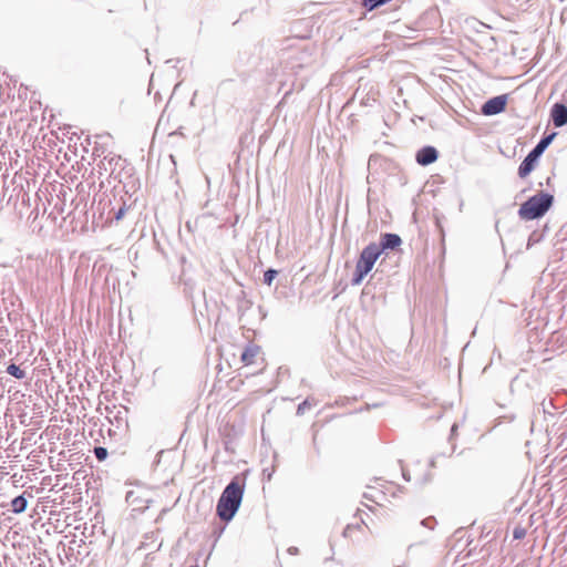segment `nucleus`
Masks as SVG:
<instances>
[{
	"instance_id": "obj_10",
	"label": "nucleus",
	"mask_w": 567,
	"mask_h": 567,
	"mask_svg": "<svg viewBox=\"0 0 567 567\" xmlns=\"http://www.w3.org/2000/svg\"><path fill=\"white\" fill-rule=\"evenodd\" d=\"M402 244V239L398 234L384 233L381 234L380 241L375 243L377 250L381 255L385 250H393Z\"/></svg>"
},
{
	"instance_id": "obj_21",
	"label": "nucleus",
	"mask_w": 567,
	"mask_h": 567,
	"mask_svg": "<svg viewBox=\"0 0 567 567\" xmlns=\"http://www.w3.org/2000/svg\"><path fill=\"white\" fill-rule=\"evenodd\" d=\"M526 536V529L524 527L517 526L513 530L514 539H523Z\"/></svg>"
},
{
	"instance_id": "obj_25",
	"label": "nucleus",
	"mask_w": 567,
	"mask_h": 567,
	"mask_svg": "<svg viewBox=\"0 0 567 567\" xmlns=\"http://www.w3.org/2000/svg\"><path fill=\"white\" fill-rule=\"evenodd\" d=\"M456 432H457V424L454 423L451 427V435H450V439H452L454 435H456Z\"/></svg>"
},
{
	"instance_id": "obj_16",
	"label": "nucleus",
	"mask_w": 567,
	"mask_h": 567,
	"mask_svg": "<svg viewBox=\"0 0 567 567\" xmlns=\"http://www.w3.org/2000/svg\"><path fill=\"white\" fill-rule=\"evenodd\" d=\"M368 274L369 272L367 270L355 265V269L351 278V285L359 286Z\"/></svg>"
},
{
	"instance_id": "obj_13",
	"label": "nucleus",
	"mask_w": 567,
	"mask_h": 567,
	"mask_svg": "<svg viewBox=\"0 0 567 567\" xmlns=\"http://www.w3.org/2000/svg\"><path fill=\"white\" fill-rule=\"evenodd\" d=\"M28 499L24 497V494H21L14 497L10 502V511L14 514H21L27 509Z\"/></svg>"
},
{
	"instance_id": "obj_31",
	"label": "nucleus",
	"mask_w": 567,
	"mask_h": 567,
	"mask_svg": "<svg viewBox=\"0 0 567 567\" xmlns=\"http://www.w3.org/2000/svg\"><path fill=\"white\" fill-rule=\"evenodd\" d=\"M430 466H432V467H434V466H435V462H434V460H431V462H430Z\"/></svg>"
},
{
	"instance_id": "obj_6",
	"label": "nucleus",
	"mask_w": 567,
	"mask_h": 567,
	"mask_svg": "<svg viewBox=\"0 0 567 567\" xmlns=\"http://www.w3.org/2000/svg\"><path fill=\"white\" fill-rule=\"evenodd\" d=\"M378 251L375 243H370L361 250L357 265L370 272L380 257Z\"/></svg>"
},
{
	"instance_id": "obj_12",
	"label": "nucleus",
	"mask_w": 567,
	"mask_h": 567,
	"mask_svg": "<svg viewBox=\"0 0 567 567\" xmlns=\"http://www.w3.org/2000/svg\"><path fill=\"white\" fill-rule=\"evenodd\" d=\"M550 117L556 127H560L567 124V106L561 103L553 105L550 111Z\"/></svg>"
},
{
	"instance_id": "obj_28",
	"label": "nucleus",
	"mask_w": 567,
	"mask_h": 567,
	"mask_svg": "<svg viewBox=\"0 0 567 567\" xmlns=\"http://www.w3.org/2000/svg\"><path fill=\"white\" fill-rule=\"evenodd\" d=\"M96 137H100V138H104V137L113 138V136L110 133L100 134V135H96Z\"/></svg>"
},
{
	"instance_id": "obj_24",
	"label": "nucleus",
	"mask_w": 567,
	"mask_h": 567,
	"mask_svg": "<svg viewBox=\"0 0 567 567\" xmlns=\"http://www.w3.org/2000/svg\"><path fill=\"white\" fill-rule=\"evenodd\" d=\"M125 212H126L125 206H122V207L116 212V214H115V219H116V220L122 219V217L124 216Z\"/></svg>"
},
{
	"instance_id": "obj_3",
	"label": "nucleus",
	"mask_w": 567,
	"mask_h": 567,
	"mask_svg": "<svg viewBox=\"0 0 567 567\" xmlns=\"http://www.w3.org/2000/svg\"><path fill=\"white\" fill-rule=\"evenodd\" d=\"M550 144H536L535 147L526 155L518 166V176L520 178L527 177L537 165L540 156L545 153Z\"/></svg>"
},
{
	"instance_id": "obj_9",
	"label": "nucleus",
	"mask_w": 567,
	"mask_h": 567,
	"mask_svg": "<svg viewBox=\"0 0 567 567\" xmlns=\"http://www.w3.org/2000/svg\"><path fill=\"white\" fill-rule=\"evenodd\" d=\"M145 489L137 486L135 489L126 492L125 501L134 506V509H144L148 507L150 499L145 497Z\"/></svg>"
},
{
	"instance_id": "obj_29",
	"label": "nucleus",
	"mask_w": 567,
	"mask_h": 567,
	"mask_svg": "<svg viewBox=\"0 0 567 567\" xmlns=\"http://www.w3.org/2000/svg\"><path fill=\"white\" fill-rule=\"evenodd\" d=\"M266 472H267V470H264L262 471V475L266 476L268 481H270L271 480V473H266Z\"/></svg>"
},
{
	"instance_id": "obj_5",
	"label": "nucleus",
	"mask_w": 567,
	"mask_h": 567,
	"mask_svg": "<svg viewBox=\"0 0 567 567\" xmlns=\"http://www.w3.org/2000/svg\"><path fill=\"white\" fill-rule=\"evenodd\" d=\"M81 547V544H79L75 539H71L68 544L64 542H60L56 546V551L60 560L63 564H69L73 566L78 561V556L75 555V551L78 555H80V551L78 548Z\"/></svg>"
},
{
	"instance_id": "obj_8",
	"label": "nucleus",
	"mask_w": 567,
	"mask_h": 567,
	"mask_svg": "<svg viewBox=\"0 0 567 567\" xmlns=\"http://www.w3.org/2000/svg\"><path fill=\"white\" fill-rule=\"evenodd\" d=\"M168 122H169V116H165L164 114L159 117L158 122H157V125H156V128H155V132H154V136H153V140H155V137L159 136L161 134L164 135L166 134L168 137H174L176 135L181 136V137H188V135H186L182 130L184 128L183 126H178L176 127L175 130H172L171 127H168Z\"/></svg>"
},
{
	"instance_id": "obj_17",
	"label": "nucleus",
	"mask_w": 567,
	"mask_h": 567,
	"mask_svg": "<svg viewBox=\"0 0 567 567\" xmlns=\"http://www.w3.org/2000/svg\"><path fill=\"white\" fill-rule=\"evenodd\" d=\"M7 373L19 380L25 378V371L14 363L7 367Z\"/></svg>"
},
{
	"instance_id": "obj_19",
	"label": "nucleus",
	"mask_w": 567,
	"mask_h": 567,
	"mask_svg": "<svg viewBox=\"0 0 567 567\" xmlns=\"http://www.w3.org/2000/svg\"><path fill=\"white\" fill-rule=\"evenodd\" d=\"M107 454H109V453H107V450H106L105 447H103V446H96V447H94V455H95V457H96L100 462L105 461V460H106V457H107Z\"/></svg>"
},
{
	"instance_id": "obj_14",
	"label": "nucleus",
	"mask_w": 567,
	"mask_h": 567,
	"mask_svg": "<svg viewBox=\"0 0 567 567\" xmlns=\"http://www.w3.org/2000/svg\"><path fill=\"white\" fill-rule=\"evenodd\" d=\"M260 348L258 346H248L243 352H241V361L245 364H251L255 361V358L259 354Z\"/></svg>"
},
{
	"instance_id": "obj_23",
	"label": "nucleus",
	"mask_w": 567,
	"mask_h": 567,
	"mask_svg": "<svg viewBox=\"0 0 567 567\" xmlns=\"http://www.w3.org/2000/svg\"><path fill=\"white\" fill-rule=\"evenodd\" d=\"M555 136H556V133H555V132L549 133V134H547V135H544V136L539 140V142H544V143L553 142V140L555 138Z\"/></svg>"
},
{
	"instance_id": "obj_1",
	"label": "nucleus",
	"mask_w": 567,
	"mask_h": 567,
	"mask_svg": "<svg viewBox=\"0 0 567 567\" xmlns=\"http://www.w3.org/2000/svg\"><path fill=\"white\" fill-rule=\"evenodd\" d=\"M244 493L245 483H241L238 476H235L221 492L217 503L216 514L225 524L231 522L239 511Z\"/></svg>"
},
{
	"instance_id": "obj_15",
	"label": "nucleus",
	"mask_w": 567,
	"mask_h": 567,
	"mask_svg": "<svg viewBox=\"0 0 567 567\" xmlns=\"http://www.w3.org/2000/svg\"><path fill=\"white\" fill-rule=\"evenodd\" d=\"M60 131H61V135H56V140L59 142H64L65 138H68L70 142H72L74 138H76V140L81 138V135L72 126L60 128Z\"/></svg>"
},
{
	"instance_id": "obj_22",
	"label": "nucleus",
	"mask_w": 567,
	"mask_h": 567,
	"mask_svg": "<svg viewBox=\"0 0 567 567\" xmlns=\"http://www.w3.org/2000/svg\"><path fill=\"white\" fill-rule=\"evenodd\" d=\"M435 523H436L435 518L431 516V517H427V518L423 519L421 522V525L424 526V527H427L430 529H433Z\"/></svg>"
},
{
	"instance_id": "obj_11",
	"label": "nucleus",
	"mask_w": 567,
	"mask_h": 567,
	"mask_svg": "<svg viewBox=\"0 0 567 567\" xmlns=\"http://www.w3.org/2000/svg\"><path fill=\"white\" fill-rule=\"evenodd\" d=\"M439 158V151L432 145H424L415 154V161L421 166L433 164Z\"/></svg>"
},
{
	"instance_id": "obj_27",
	"label": "nucleus",
	"mask_w": 567,
	"mask_h": 567,
	"mask_svg": "<svg viewBox=\"0 0 567 567\" xmlns=\"http://www.w3.org/2000/svg\"><path fill=\"white\" fill-rule=\"evenodd\" d=\"M402 475H403V477H404V480H405V481H408V482H410V481H411V477H410V475H409V473H408V471H406V470L402 468Z\"/></svg>"
},
{
	"instance_id": "obj_7",
	"label": "nucleus",
	"mask_w": 567,
	"mask_h": 567,
	"mask_svg": "<svg viewBox=\"0 0 567 567\" xmlns=\"http://www.w3.org/2000/svg\"><path fill=\"white\" fill-rule=\"evenodd\" d=\"M506 103H507L506 94L497 95V96H494V97L487 100L483 104L481 111L484 115H487V116L496 115V114L502 113L505 110Z\"/></svg>"
},
{
	"instance_id": "obj_26",
	"label": "nucleus",
	"mask_w": 567,
	"mask_h": 567,
	"mask_svg": "<svg viewBox=\"0 0 567 567\" xmlns=\"http://www.w3.org/2000/svg\"><path fill=\"white\" fill-rule=\"evenodd\" d=\"M288 553L290 555H297L299 553V549H298V547L291 546L288 548Z\"/></svg>"
},
{
	"instance_id": "obj_2",
	"label": "nucleus",
	"mask_w": 567,
	"mask_h": 567,
	"mask_svg": "<svg viewBox=\"0 0 567 567\" xmlns=\"http://www.w3.org/2000/svg\"><path fill=\"white\" fill-rule=\"evenodd\" d=\"M554 202L553 194L544 190L538 192L520 205L518 216L522 220L539 219L553 207Z\"/></svg>"
},
{
	"instance_id": "obj_20",
	"label": "nucleus",
	"mask_w": 567,
	"mask_h": 567,
	"mask_svg": "<svg viewBox=\"0 0 567 567\" xmlns=\"http://www.w3.org/2000/svg\"><path fill=\"white\" fill-rule=\"evenodd\" d=\"M311 408L309 399L303 400L297 408V415H302L307 409Z\"/></svg>"
},
{
	"instance_id": "obj_18",
	"label": "nucleus",
	"mask_w": 567,
	"mask_h": 567,
	"mask_svg": "<svg viewBox=\"0 0 567 567\" xmlns=\"http://www.w3.org/2000/svg\"><path fill=\"white\" fill-rule=\"evenodd\" d=\"M278 275V271L274 268H268L265 272H264V278H262V282L267 286H271L272 281L275 280V278L277 277Z\"/></svg>"
},
{
	"instance_id": "obj_30",
	"label": "nucleus",
	"mask_w": 567,
	"mask_h": 567,
	"mask_svg": "<svg viewBox=\"0 0 567 567\" xmlns=\"http://www.w3.org/2000/svg\"><path fill=\"white\" fill-rule=\"evenodd\" d=\"M224 529H225V527H223V528L218 532V535H216V534H215V542L217 540V537H219V536H220V534H221V533H224Z\"/></svg>"
},
{
	"instance_id": "obj_4",
	"label": "nucleus",
	"mask_w": 567,
	"mask_h": 567,
	"mask_svg": "<svg viewBox=\"0 0 567 567\" xmlns=\"http://www.w3.org/2000/svg\"><path fill=\"white\" fill-rule=\"evenodd\" d=\"M91 144H68V148H73V153L75 156L80 155L82 162H86L89 165L96 161V157L101 156L103 153V146L99 144H94L92 150H89Z\"/></svg>"
}]
</instances>
